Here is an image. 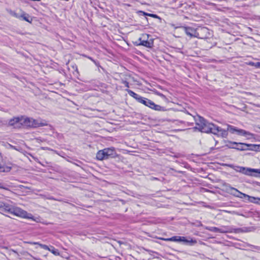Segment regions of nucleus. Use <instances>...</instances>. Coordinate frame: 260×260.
Segmentation results:
<instances>
[{
    "instance_id": "f257e3e1",
    "label": "nucleus",
    "mask_w": 260,
    "mask_h": 260,
    "mask_svg": "<svg viewBox=\"0 0 260 260\" xmlns=\"http://www.w3.org/2000/svg\"><path fill=\"white\" fill-rule=\"evenodd\" d=\"M186 114L189 118H192L195 121L198 126L195 128L199 129V131L206 133H211L223 138L227 137L228 129H223L217 125L209 123L203 117L198 115H192L188 112Z\"/></svg>"
},
{
    "instance_id": "f03ea898",
    "label": "nucleus",
    "mask_w": 260,
    "mask_h": 260,
    "mask_svg": "<svg viewBox=\"0 0 260 260\" xmlns=\"http://www.w3.org/2000/svg\"><path fill=\"white\" fill-rule=\"evenodd\" d=\"M1 214L4 217H9L16 216L22 218H30L31 215L22 209L14 207L9 204L1 202Z\"/></svg>"
},
{
    "instance_id": "7ed1b4c3",
    "label": "nucleus",
    "mask_w": 260,
    "mask_h": 260,
    "mask_svg": "<svg viewBox=\"0 0 260 260\" xmlns=\"http://www.w3.org/2000/svg\"><path fill=\"white\" fill-rule=\"evenodd\" d=\"M116 156V152L114 147L106 148L99 150L96 155L97 159L103 160L110 158H114Z\"/></svg>"
},
{
    "instance_id": "20e7f679",
    "label": "nucleus",
    "mask_w": 260,
    "mask_h": 260,
    "mask_svg": "<svg viewBox=\"0 0 260 260\" xmlns=\"http://www.w3.org/2000/svg\"><path fill=\"white\" fill-rule=\"evenodd\" d=\"M234 169L237 172L246 175L260 177V169H251L244 167L236 166Z\"/></svg>"
},
{
    "instance_id": "39448f33",
    "label": "nucleus",
    "mask_w": 260,
    "mask_h": 260,
    "mask_svg": "<svg viewBox=\"0 0 260 260\" xmlns=\"http://www.w3.org/2000/svg\"><path fill=\"white\" fill-rule=\"evenodd\" d=\"M138 102L143 104V105L150 108L152 109L158 111H164L165 108L158 105H156L154 102L151 101V100L143 98L141 96L138 99Z\"/></svg>"
},
{
    "instance_id": "423d86ee",
    "label": "nucleus",
    "mask_w": 260,
    "mask_h": 260,
    "mask_svg": "<svg viewBox=\"0 0 260 260\" xmlns=\"http://www.w3.org/2000/svg\"><path fill=\"white\" fill-rule=\"evenodd\" d=\"M226 144L225 146L229 149H235L239 151L247 150L246 148V143L233 142L231 141H225Z\"/></svg>"
},
{
    "instance_id": "0eeeda50",
    "label": "nucleus",
    "mask_w": 260,
    "mask_h": 260,
    "mask_svg": "<svg viewBox=\"0 0 260 260\" xmlns=\"http://www.w3.org/2000/svg\"><path fill=\"white\" fill-rule=\"evenodd\" d=\"M210 36L209 30L205 27H200L197 28L196 38L201 39H206Z\"/></svg>"
},
{
    "instance_id": "6e6552de",
    "label": "nucleus",
    "mask_w": 260,
    "mask_h": 260,
    "mask_svg": "<svg viewBox=\"0 0 260 260\" xmlns=\"http://www.w3.org/2000/svg\"><path fill=\"white\" fill-rule=\"evenodd\" d=\"M182 28L184 30L186 35L190 38H196L197 36V28L194 29L189 26H178L176 28Z\"/></svg>"
},
{
    "instance_id": "1a4fd4ad",
    "label": "nucleus",
    "mask_w": 260,
    "mask_h": 260,
    "mask_svg": "<svg viewBox=\"0 0 260 260\" xmlns=\"http://www.w3.org/2000/svg\"><path fill=\"white\" fill-rule=\"evenodd\" d=\"M47 121L41 119H35L32 118L31 127H38L47 125Z\"/></svg>"
},
{
    "instance_id": "9d476101",
    "label": "nucleus",
    "mask_w": 260,
    "mask_h": 260,
    "mask_svg": "<svg viewBox=\"0 0 260 260\" xmlns=\"http://www.w3.org/2000/svg\"><path fill=\"white\" fill-rule=\"evenodd\" d=\"M21 122V117H15L9 120V124L13 126L15 128L20 127Z\"/></svg>"
},
{
    "instance_id": "9b49d317",
    "label": "nucleus",
    "mask_w": 260,
    "mask_h": 260,
    "mask_svg": "<svg viewBox=\"0 0 260 260\" xmlns=\"http://www.w3.org/2000/svg\"><path fill=\"white\" fill-rule=\"evenodd\" d=\"M240 194H238V196H236V197L240 198L241 199H246L249 202L254 203H259L258 201H256V198L249 196L245 193H242L241 192Z\"/></svg>"
},
{
    "instance_id": "f8f14e48",
    "label": "nucleus",
    "mask_w": 260,
    "mask_h": 260,
    "mask_svg": "<svg viewBox=\"0 0 260 260\" xmlns=\"http://www.w3.org/2000/svg\"><path fill=\"white\" fill-rule=\"evenodd\" d=\"M32 118L21 117V126L31 127Z\"/></svg>"
},
{
    "instance_id": "ddd939ff",
    "label": "nucleus",
    "mask_w": 260,
    "mask_h": 260,
    "mask_svg": "<svg viewBox=\"0 0 260 260\" xmlns=\"http://www.w3.org/2000/svg\"><path fill=\"white\" fill-rule=\"evenodd\" d=\"M140 42L138 45H142L148 48H151L153 46V41L142 40L141 38H139L138 40Z\"/></svg>"
},
{
    "instance_id": "4468645a",
    "label": "nucleus",
    "mask_w": 260,
    "mask_h": 260,
    "mask_svg": "<svg viewBox=\"0 0 260 260\" xmlns=\"http://www.w3.org/2000/svg\"><path fill=\"white\" fill-rule=\"evenodd\" d=\"M227 191L231 194L235 196L236 197V196H238V194H240L241 191L238 190L237 189L231 186L230 185H228V187L226 188Z\"/></svg>"
},
{
    "instance_id": "2eb2a0df",
    "label": "nucleus",
    "mask_w": 260,
    "mask_h": 260,
    "mask_svg": "<svg viewBox=\"0 0 260 260\" xmlns=\"http://www.w3.org/2000/svg\"><path fill=\"white\" fill-rule=\"evenodd\" d=\"M246 148L247 150L258 151L260 150V145L247 144Z\"/></svg>"
},
{
    "instance_id": "dca6fc26",
    "label": "nucleus",
    "mask_w": 260,
    "mask_h": 260,
    "mask_svg": "<svg viewBox=\"0 0 260 260\" xmlns=\"http://www.w3.org/2000/svg\"><path fill=\"white\" fill-rule=\"evenodd\" d=\"M206 229L210 232H215V233H224L226 232V231H224L221 229H219L216 227L207 226V227H206Z\"/></svg>"
},
{
    "instance_id": "f3484780",
    "label": "nucleus",
    "mask_w": 260,
    "mask_h": 260,
    "mask_svg": "<svg viewBox=\"0 0 260 260\" xmlns=\"http://www.w3.org/2000/svg\"><path fill=\"white\" fill-rule=\"evenodd\" d=\"M20 19H22L29 23H31L32 20V18L30 17L29 15L24 12H23L20 14Z\"/></svg>"
},
{
    "instance_id": "a211bd4d",
    "label": "nucleus",
    "mask_w": 260,
    "mask_h": 260,
    "mask_svg": "<svg viewBox=\"0 0 260 260\" xmlns=\"http://www.w3.org/2000/svg\"><path fill=\"white\" fill-rule=\"evenodd\" d=\"M11 164H8L6 165H3V166L1 165V172H8L11 170Z\"/></svg>"
},
{
    "instance_id": "6ab92c4d",
    "label": "nucleus",
    "mask_w": 260,
    "mask_h": 260,
    "mask_svg": "<svg viewBox=\"0 0 260 260\" xmlns=\"http://www.w3.org/2000/svg\"><path fill=\"white\" fill-rule=\"evenodd\" d=\"M237 134L238 135L244 136H252V135L249 132L246 131L245 130H244V129H238V131H237Z\"/></svg>"
},
{
    "instance_id": "aec40b11",
    "label": "nucleus",
    "mask_w": 260,
    "mask_h": 260,
    "mask_svg": "<svg viewBox=\"0 0 260 260\" xmlns=\"http://www.w3.org/2000/svg\"><path fill=\"white\" fill-rule=\"evenodd\" d=\"M27 243H29L30 244L32 245H38L40 247L42 248L48 250L49 249V247L48 246L46 245L42 244L41 243H39V242H28Z\"/></svg>"
},
{
    "instance_id": "412c9836",
    "label": "nucleus",
    "mask_w": 260,
    "mask_h": 260,
    "mask_svg": "<svg viewBox=\"0 0 260 260\" xmlns=\"http://www.w3.org/2000/svg\"><path fill=\"white\" fill-rule=\"evenodd\" d=\"M172 241L184 242V241H186V238L181 236H173L172 237Z\"/></svg>"
},
{
    "instance_id": "4be33fe9",
    "label": "nucleus",
    "mask_w": 260,
    "mask_h": 260,
    "mask_svg": "<svg viewBox=\"0 0 260 260\" xmlns=\"http://www.w3.org/2000/svg\"><path fill=\"white\" fill-rule=\"evenodd\" d=\"M227 129L228 131L230 132L232 134H234L235 133H237V131H238V128L229 124L227 125Z\"/></svg>"
},
{
    "instance_id": "5701e85b",
    "label": "nucleus",
    "mask_w": 260,
    "mask_h": 260,
    "mask_svg": "<svg viewBox=\"0 0 260 260\" xmlns=\"http://www.w3.org/2000/svg\"><path fill=\"white\" fill-rule=\"evenodd\" d=\"M126 91L127 92V93L129 94V95L133 97L137 101H138V99L140 97V95L136 93L135 92H134V91H133L131 90L126 89Z\"/></svg>"
},
{
    "instance_id": "b1692460",
    "label": "nucleus",
    "mask_w": 260,
    "mask_h": 260,
    "mask_svg": "<svg viewBox=\"0 0 260 260\" xmlns=\"http://www.w3.org/2000/svg\"><path fill=\"white\" fill-rule=\"evenodd\" d=\"M48 250L55 255H60V253H59L58 250L57 249H55L52 246H51L49 247V249Z\"/></svg>"
},
{
    "instance_id": "393cba45",
    "label": "nucleus",
    "mask_w": 260,
    "mask_h": 260,
    "mask_svg": "<svg viewBox=\"0 0 260 260\" xmlns=\"http://www.w3.org/2000/svg\"><path fill=\"white\" fill-rule=\"evenodd\" d=\"M184 242L188 244L189 245H193L197 243L195 239H193L192 238H190V240L186 239V241H184Z\"/></svg>"
},
{
    "instance_id": "a878e982",
    "label": "nucleus",
    "mask_w": 260,
    "mask_h": 260,
    "mask_svg": "<svg viewBox=\"0 0 260 260\" xmlns=\"http://www.w3.org/2000/svg\"><path fill=\"white\" fill-rule=\"evenodd\" d=\"M1 194L4 192V191H6L7 192V194L9 195V194H11L12 192L7 187H4L3 185L1 184Z\"/></svg>"
},
{
    "instance_id": "bb28decb",
    "label": "nucleus",
    "mask_w": 260,
    "mask_h": 260,
    "mask_svg": "<svg viewBox=\"0 0 260 260\" xmlns=\"http://www.w3.org/2000/svg\"><path fill=\"white\" fill-rule=\"evenodd\" d=\"M1 249H3L5 251H6V252H5V251H3V252L1 251V253L3 254L5 256H6L7 253H9L10 254L11 252H14V251L8 250L7 248L5 247H1Z\"/></svg>"
},
{
    "instance_id": "cd10ccee",
    "label": "nucleus",
    "mask_w": 260,
    "mask_h": 260,
    "mask_svg": "<svg viewBox=\"0 0 260 260\" xmlns=\"http://www.w3.org/2000/svg\"><path fill=\"white\" fill-rule=\"evenodd\" d=\"M248 64L251 66L255 67L257 68H260V62H249Z\"/></svg>"
},
{
    "instance_id": "c85d7f7f",
    "label": "nucleus",
    "mask_w": 260,
    "mask_h": 260,
    "mask_svg": "<svg viewBox=\"0 0 260 260\" xmlns=\"http://www.w3.org/2000/svg\"><path fill=\"white\" fill-rule=\"evenodd\" d=\"M248 246L252 247V248L260 251V246H254V245H251V244H248Z\"/></svg>"
},
{
    "instance_id": "c756f323",
    "label": "nucleus",
    "mask_w": 260,
    "mask_h": 260,
    "mask_svg": "<svg viewBox=\"0 0 260 260\" xmlns=\"http://www.w3.org/2000/svg\"><path fill=\"white\" fill-rule=\"evenodd\" d=\"M144 15H148V16H151L152 17H154V18H156L157 17V16L155 14H148V13H145V12H143Z\"/></svg>"
},
{
    "instance_id": "7c9ffc66",
    "label": "nucleus",
    "mask_w": 260,
    "mask_h": 260,
    "mask_svg": "<svg viewBox=\"0 0 260 260\" xmlns=\"http://www.w3.org/2000/svg\"><path fill=\"white\" fill-rule=\"evenodd\" d=\"M159 239L165 241H172V237L169 238H160Z\"/></svg>"
},
{
    "instance_id": "2f4dec72",
    "label": "nucleus",
    "mask_w": 260,
    "mask_h": 260,
    "mask_svg": "<svg viewBox=\"0 0 260 260\" xmlns=\"http://www.w3.org/2000/svg\"><path fill=\"white\" fill-rule=\"evenodd\" d=\"M123 84H124V86L128 88L129 87V83L127 81H123Z\"/></svg>"
},
{
    "instance_id": "473e14b6",
    "label": "nucleus",
    "mask_w": 260,
    "mask_h": 260,
    "mask_svg": "<svg viewBox=\"0 0 260 260\" xmlns=\"http://www.w3.org/2000/svg\"><path fill=\"white\" fill-rule=\"evenodd\" d=\"M13 15H14L15 17H16V18H18V19H20V15H19V14H17V13H14V14H13Z\"/></svg>"
},
{
    "instance_id": "72a5a7b5",
    "label": "nucleus",
    "mask_w": 260,
    "mask_h": 260,
    "mask_svg": "<svg viewBox=\"0 0 260 260\" xmlns=\"http://www.w3.org/2000/svg\"><path fill=\"white\" fill-rule=\"evenodd\" d=\"M88 58L90 59L92 61H94V60L91 57H88Z\"/></svg>"
},
{
    "instance_id": "f704fd0d",
    "label": "nucleus",
    "mask_w": 260,
    "mask_h": 260,
    "mask_svg": "<svg viewBox=\"0 0 260 260\" xmlns=\"http://www.w3.org/2000/svg\"><path fill=\"white\" fill-rule=\"evenodd\" d=\"M93 62L95 63V64L96 66H98V64H99V62H97L96 61H95V60H94V61H93Z\"/></svg>"
},
{
    "instance_id": "c9c22d12",
    "label": "nucleus",
    "mask_w": 260,
    "mask_h": 260,
    "mask_svg": "<svg viewBox=\"0 0 260 260\" xmlns=\"http://www.w3.org/2000/svg\"><path fill=\"white\" fill-rule=\"evenodd\" d=\"M93 62L95 63V64L96 66H98V64H99V62H97L96 61H95V60H94V61H93Z\"/></svg>"
},
{
    "instance_id": "e433bc0d",
    "label": "nucleus",
    "mask_w": 260,
    "mask_h": 260,
    "mask_svg": "<svg viewBox=\"0 0 260 260\" xmlns=\"http://www.w3.org/2000/svg\"><path fill=\"white\" fill-rule=\"evenodd\" d=\"M93 62L95 63V64L96 66H98V64H99V62H97L96 61H95V60H94V61H93Z\"/></svg>"
},
{
    "instance_id": "4c0bfd02",
    "label": "nucleus",
    "mask_w": 260,
    "mask_h": 260,
    "mask_svg": "<svg viewBox=\"0 0 260 260\" xmlns=\"http://www.w3.org/2000/svg\"><path fill=\"white\" fill-rule=\"evenodd\" d=\"M256 201H258L259 202V203H258V204H260V198H256Z\"/></svg>"
},
{
    "instance_id": "58836bf2",
    "label": "nucleus",
    "mask_w": 260,
    "mask_h": 260,
    "mask_svg": "<svg viewBox=\"0 0 260 260\" xmlns=\"http://www.w3.org/2000/svg\"><path fill=\"white\" fill-rule=\"evenodd\" d=\"M76 71H78V69H77V67H76Z\"/></svg>"
},
{
    "instance_id": "ea45409f",
    "label": "nucleus",
    "mask_w": 260,
    "mask_h": 260,
    "mask_svg": "<svg viewBox=\"0 0 260 260\" xmlns=\"http://www.w3.org/2000/svg\"><path fill=\"white\" fill-rule=\"evenodd\" d=\"M235 145L231 144V146H235Z\"/></svg>"
}]
</instances>
